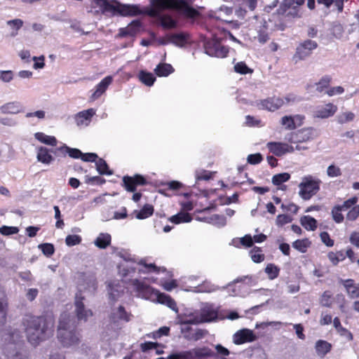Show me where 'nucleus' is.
<instances>
[{
	"mask_svg": "<svg viewBox=\"0 0 359 359\" xmlns=\"http://www.w3.org/2000/svg\"><path fill=\"white\" fill-rule=\"evenodd\" d=\"M103 13H111L123 17H135L140 15L156 18L160 12L166 9H172L187 19L195 20L201 13L191 5L194 0H150L151 8H141L137 4H122L116 0H93Z\"/></svg>",
	"mask_w": 359,
	"mask_h": 359,
	"instance_id": "f257e3e1",
	"label": "nucleus"
},
{
	"mask_svg": "<svg viewBox=\"0 0 359 359\" xmlns=\"http://www.w3.org/2000/svg\"><path fill=\"white\" fill-rule=\"evenodd\" d=\"M22 324L28 341L34 346L53 334V324L44 316L25 315Z\"/></svg>",
	"mask_w": 359,
	"mask_h": 359,
	"instance_id": "f03ea898",
	"label": "nucleus"
},
{
	"mask_svg": "<svg viewBox=\"0 0 359 359\" xmlns=\"http://www.w3.org/2000/svg\"><path fill=\"white\" fill-rule=\"evenodd\" d=\"M57 338L65 347L79 345L81 341L79 333L73 326L69 314H61L57 328Z\"/></svg>",
	"mask_w": 359,
	"mask_h": 359,
	"instance_id": "7ed1b4c3",
	"label": "nucleus"
},
{
	"mask_svg": "<svg viewBox=\"0 0 359 359\" xmlns=\"http://www.w3.org/2000/svg\"><path fill=\"white\" fill-rule=\"evenodd\" d=\"M215 356V353L211 348L202 346L172 353L168 356L167 359H208Z\"/></svg>",
	"mask_w": 359,
	"mask_h": 359,
	"instance_id": "20e7f679",
	"label": "nucleus"
},
{
	"mask_svg": "<svg viewBox=\"0 0 359 359\" xmlns=\"http://www.w3.org/2000/svg\"><path fill=\"white\" fill-rule=\"evenodd\" d=\"M122 187L128 191L134 193L132 199L135 202H138L142 198L140 192H135L137 187L144 186L148 184L147 178L140 174H135L133 176L125 175L122 178Z\"/></svg>",
	"mask_w": 359,
	"mask_h": 359,
	"instance_id": "39448f33",
	"label": "nucleus"
},
{
	"mask_svg": "<svg viewBox=\"0 0 359 359\" xmlns=\"http://www.w3.org/2000/svg\"><path fill=\"white\" fill-rule=\"evenodd\" d=\"M320 183L321 181L319 179H314L311 175L304 177L299 185V196L305 201L309 200L320 190Z\"/></svg>",
	"mask_w": 359,
	"mask_h": 359,
	"instance_id": "423d86ee",
	"label": "nucleus"
},
{
	"mask_svg": "<svg viewBox=\"0 0 359 359\" xmlns=\"http://www.w3.org/2000/svg\"><path fill=\"white\" fill-rule=\"evenodd\" d=\"M205 53L210 56L225 57L229 53V48L221 44L219 39L212 38L204 43Z\"/></svg>",
	"mask_w": 359,
	"mask_h": 359,
	"instance_id": "0eeeda50",
	"label": "nucleus"
},
{
	"mask_svg": "<svg viewBox=\"0 0 359 359\" xmlns=\"http://www.w3.org/2000/svg\"><path fill=\"white\" fill-rule=\"evenodd\" d=\"M317 47L318 43L315 41L305 40L297 47L293 59L296 61L303 60L310 56Z\"/></svg>",
	"mask_w": 359,
	"mask_h": 359,
	"instance_id": "6e6552de",
	"label": "nucleus"
},
{
	"mask_svg": "<svg viewBox=\"0 0 359 359\" xmlns=\"http://www.w3.org/2000/svg\"><path fill=\"white\" fill-rule=\"evenodd\" d=\"M284 104L285 101L283 98L273 96L259 100L257 102V106L260 109L275 111L283 106Z\"/></svg>",
	"mask_w": 359,
	"mask_h": 359,
	"instance_id": "1a4fd4ad",
	"label": "nucleus"
},
{
	"mask_svg": "<svg viewBox=\"0 0 359 359\" xmlns=\"http://www.w3.org/2000/svg\"><path fill=\"white\" fill-rule=\"evenodd\" d=\"M269 151L276 156H282L287 153H292L294 148L285 142H269L266 144Z\"/></svg>",
	"mask_w": 359,
	"mask_h": 359,
	"instance_id": "9d476101",
	"label": "nucleus"
},
{
	"mask_svg": "<svg viewBox=\"0 0 359 359\" xmlns=\"http://www.w3.org/2000/svg\"><path fill=\"white\" fill-rule=\"evenodd\" d=\"M131 283L135 291L139 296L145 299L153 297V294L155 290L149 285H147L144 282L138 279H133Z\"/></svg>",
	"mask_w": 359,
	"mask_h": 359,
	"instance_id": "9b49d317",
	"label": "nucleus"
},
{
	"mask_svg": "<svg viewBox=\"0 0 359 359\" xmlns=\"http://www.w3.org/2000/svg\"><path fill=\"white\" fill-rule=\"evenodd\" d=\"M84 297H81V294H76L75 299V312L76 317L79 320L87 321L88 318L93 316V312L90 309H86L84 304L83 302Z\"/></svg>",
	"mask_w": 359,
	"mask_h": 359,
	"instance_id": "f8f14e48",
	"label": "nucleus"
},
{
	"mask_svg": "<svg viewBox=\"0 0 359 359\" xmlns=\"http://www.w3.org/2000/svg\"><path fill=\"white\" fill-rule=\"evenodd\" d=\"M234 344L239 345L245 343L252 342L257 339V337L252 330L243 329L233 334Z\"/></svg>",
	"mask_w": 359,
	"mask_h": 359,
	"instance_id": "ddd939ff",
	"label": "nucleus"
},
{
	"mask_svg": "<svg viewBox=\"0 0 359 359\" xmlns=\"http://www.w3.org/2000/svg\"><path fill=\"white\" fill-rule=\"evenodd\" d=\"M337 106L332 103H327L323 106H318L314 111V117L319 118H327L334 115L337 111Z\"/></svg>",
	"mask_w": 359,
	"mask_h": 359,
	"instance_id": "4468645a",
	"label": "nucleus"
},
{
	"mask_svg": "<svg viewBox=\"0 0 359 359\" xmlns=\"http://www.w3.org/2000/svg\"><path fill=\"white\" fill-rule=\"evenodd\" d=\"M315 136V130L312 128H303L292 135L291 142H305L313 139Z\"/></svg>",
	"mask_w": 359,
	"mask_h": 359,
	"instance_id": "2eb2a0df",
	"label": "nucleus"
},
{
	"mask_svg": "<svg viewBox=\"0 0 359 359\" xmlns=\"http://www.w3.org/2000/svg\"><path fill=\"white\" fill-rule=\"evenodd\" d=\"M112 81L113 79L111 76L104 77L98 84L95 86V90L91 95L90 99L92 100L98 99L107 90Z\"/></svg>",
	"mask_w": 359,
	"mask_h": 359,
	"instance_id": "dca6fc26",
	"label": "nucleus"
},
{
	"mask_svg": "<svg viewBox=\"0 0 359 359\" xmlns=\"http://www.w3.org/2000/svg\"><path fill=\"white\" fill-rule=\"evenodd\" d=\"M346 291L351 299H356L359 297V284H355L353 279H346L341 280Z\"/></svg>",
	"mask_w": 359,
	"mask_h": 359,
	"instance_id": "f3484780",
	"label": "nucleus"
},
{
	"mask_svg": "<svg viewBox=\"0 0 359 359\" xmlns=\"http://www.w3.org/2000/svg\"><path fill=\"white\" fill-rule=\"evenodd\" d=\"M190 39V34L186 32L171 34L168 36L169 41L179 47L184 46Z\"/></svg>",
	"mask_w": 359,
	"mask_h": 359,
	"instance_id": "a211bd4d",
	"label": "nucleus"
},
{
	"mask_svg": "<svg viewBox=\"0 0 359 359\" xmlns=\"http://www.w3.org/2000/svg\"><path fill=\"white\" fill-rule=\"evenodd\" d=\"M22 111V106L19 102H10L0 107V111L4 114H17Z\"/></svg>",
	"mask_w": 359,
	"mask_h": 359,
	"instance_id": "6ab92c4d",
	"label": "nucleus"
},
{
	"mask_svg": "<svg viewBox=\"0 0 359 359\" xmlns=\"http://www.w3.org/2000/svg\"><path fill=\"white\" fill-rule=\"evenodd\" d=\"M153 297H156L158 303L165 304L172 309H175L177 306L175 301L170 295L161 293L157 290H155Z\"/></svg>",
	"mask_w": 359,
	"mask_h": 359,
	"instance_id": "aec40b11",
	"label": "nucleus"
},
{
	"mask_svg": "<svg viewBox=\"0 0 359 359\" xmlns=\"http://www.w3.org/2000/svg\"><path fill=\"white\" fill-rule=\"evenodd\" d=\"M8 299L4 290L0 287V326L4 325L6 320Z\"/></svg>",
	"mask_w": 359,
	"mask_h": 359,
	"instance_id": "412c9836",
	"label": "nucleus"
},
{
	"mask_svg": "<svg viewBox=\"0 0 359 359\" xmlns=\"http://www.w3.org/2000/svg\"><path fill=\"white\" fill-rule=\"evenodd\" d=\"M217 311L212 307L203 308L200 314V323H209L217 318Z\"/></svg>",
	"mask_w": 359,
	"mask_h": 359,
	"instance_id": "4be33fe9",
	"label": "nucleus"
},
{
	"mask_svg": "<svg viewBox=\"0 0 359 359\" xmlns=\"http://www.w3.org/2000/svg\"><path fill=\"white\" fill-rule=\"evenodd\" d=\"M332 344L323 339H319L316 342L315 349L317 355L320 358H324L328 353L331 351Z\"/></svg>",
	"mask_w": 359,
	"mask_h": 359,
	"instance_id": "5701e85b",
	"label": "nucleus"
},
{
	"mask_svg": "<svg viewBox=\"0 0 359 359\" xmlns=\"http://www.w3.org/2000/svg\"><path fill=\"white\" fill-rule=\"evenodd\" d=\"M156 18L164 29H172L177 27V22L168 14L160 15Z\"/></svg>",
	"mask_w": 359,
	"mask_h": 359,
	"instance_id": "b1692460",
	"label": "nucleus"
},
{
	"mask_svg": "<svg viewBox=\"0 0 359 359\" xmlns=\"http://www.w3.org/2000/svg\"><path fill=\"white\" fill-rule=\"evenodd\" d=\"M142 24L140 20H133L128 27L120 32L121 36H135L140 30Z\"/></svg>",
	"mask_w": 359,
	"mask_h": 359,
	"instance_id": "393cba45",
	"label": "nucleus"
},
{
	"mask_svg": "<svg viewBox=\"0 0 359 359\" xmlns=\"http://www.w3.org/2000/svg\"><path fill=\"white\" fill-rule=\"evenodd\" d=\"M95 114V111L93 109H88L79 112L75 118L77 126L87 125L85 122L90 121Z\"/></svg>",
	"mask_w": 359,
	"mask_h": 359,
	"instance_id": "a878e982",
	"label": "nucleus"
},
{
	"mask_svg": "<svg viewBox=\"0 0 359 359\" xmlns=\"http://www.w3.org/2000/svg\"><path fill=\"white\" fill-rule=\"evenodd\" d=\"M175 72L170 64L161 62L154 69L155 74L158 77H165Z\"/></svg>",
	"mask_w": 359,
	"mask_h": 359,
	"instance_id": "bb28decb",
	"label": "nucleus"
},
{
	"mask_svg": "<svg viewBox=\"0 0 359 359\" xmlns=\"http://www.w3.org/2000/svg\"><path fill=\"white\" fill-rule=\"evenodd\" d=\"M154 208L151 204H145L140 210H135L134 214L135 217L138 219H144L154 214Z\"/></svg>",
	"mask_w": 359,
	"mask_h": 359,
	"instance_id": "cd10ccee",
	"label": "nucleus"
},
{
	"mask_svg": "<svg viewBox=\"0 0 359 359\" xmlns=\"http://www.w3.org/2000/svg\"><path fill=\"white\" fill-rule=\"evenodd\" d=\"M130 314L128 313L124 306H119L116 312H113L111 314L110 318L116 322V320H123L126 322H128L130 320Z\"/></svg>",
	"mask_w": 359,
	"mask_h": 359,
	"instance_id": "c85d7f7f",
	"label": "nucleus"
},
{
	"mask_svg": "<svg viewBox=\"0 0 359 359\" xmlns=\"http://www.w3.org/2000/svg\"><path fill=\"white\" fill-rule=\"evenodd\" d=\"M57 151H59L62 154L66 156L67 154L72 158H81L82 152L81 150L76 148H71L67 147V145H63L59 148H57Z\"/></svg>",
	"mask_w": 359,
	"mask_h": 359,
	"instance_id": "c756f323",
	"label": "nucleus"
},
{
	"mask_svg": "<svg viewBox=\"0 0 359 359\" xmlns=\"http://www.w3.org/2000/svg\"><path fill=\"white\" fill-rule=\"evenodd\" d=\"M169 220L174 224L190 222L192 220V216L186 212H180L169 218Z\"/></svg>",
	"mask_w": 359,
	"mask_h": 359,
	"instance_id": "7c9ffc66",
	"label": "nucleus"
},
{
	"mask_svg": "<svg viewBox=\"0 0 359 359\" xmlns=\"http://www.w3.org/2000/svg\"><path fill=\"white\" fill-rule=\"evenodd\" d=\"M139 80L147 86H151L156 81V77L151 72L145 70H140L138 74Z\"/></svg>",
	"mask_w": 359,
	"mask_h": 359,
	"instance_id": "2f4dec72",
	"label": "nucleus"
},
{
	"mask_svg": "<svg viewBox=\"0 0 359 359\" xmlns=\"http://www.w3.org/2000/svg\"><path fill=\"white\" fill-rule=\"evenodd\" d=\"M37 160L43 163L49 164L53 161V157L46 147H41L38 149Z\"/></svg>",
	"mask_w": 359,
	"mask_h": 359,
	"instance_id": "473e14b6",
	"label": "nucleus"
},
{
	"mask_svg": "<svg viewBox=\"0 0 359 359\" xmlns=\"http://www.w3.org/2000/svg\"><path fill=\"white\" fill-rule=\"evenodd\" d=\"M111 238L109 233H101L95 241V245L100 248L105 249L111 244Z\"/></svg>",
	"mask_w": 359,
	"mask_h": 359,
	"instance_id": "72a5a7b5",
	"label": "nucleus"
},
{
	"mask_svg": "<svg viewBox=\"0 0 359 359\" xmlns=\"http://www.w3.org/2000/svg\"><path fill=\"white\" fill-rule=\"evenodd\" d=\"M301 224L308 231H315L317 229V221L309 215L303 216L301 219Z\"/></svg>",
	"mask_w": 359,
	"mask_h": 359,
	"instance_id": "f704fd0d",
	"label": "nucleus"
},
{
	"mask_svg": "<svg viewBox=\"0 0 359 359\" xmlns=\"http://www.w3.org/2000/svg\"><path fill=\"white\" fill-rule=\"evenodd\" d=\"M34 137L39 142L53 147L56 146L57 142L54 136H49L41 132L35 133Z\"/></svg>",
	"mask_w": 359,
	"mask_h": 359,
	"instance_id": "c9c22d12",
	"label": "nucleus"
},
{
	"mask_svg": "<svg viewBox=\"0 0 359 359\" xmlns=\"http://www.w3.org/2000/svg\"><path fill=\"white\" fill-rule=\"evenodd\" d=\"M327 258L332 265L337 266L340 262L346 259V255L343 250H339L336 252L331 251L327 253Z\"/></svg>",
	"mask_w": 359,
	"mask_h": 359,
	"instance_id": "e433bc0d",
	"label": "nucleus"
},
{
	"mask_svg": "<svg viewBox=\"0 0 359 359\" xmlns=\"http://www.w3.org/2000/svg\"><path fill=\"white\" fill-rule=\"evenodd\" d=\"M96 170L100 175H111L112 171L109 170L107 162L102 158H97L95 162Z\"/></svg>",
	"mask_w": 359,
	"mask_h": 359,
	"instance_id": "4c0bfd02",
	"label": "nucleus"
},
{
	"mask_svg": "<svg viewBox=\"0 0 359 359\" xmlns=\"http://www.w3.org/2000/svg\"><path fill=\"white\" fill-rule=\"evenodd\" d=\"M332 82V77L329 75L323 76L318 82L316 83V91L323 93L324 90L329 89L330 85Z\"/></svg>",
	"mask_w": 359,
	"mask_h": 359,
	"instance_id": "58836bf2",
	"label": "nucleus"
},
{
	"mask_svg": "<svg viewBox=\"0 0 359 359\" xmlns=\"http://www.w3.org/2000/svg\"><path fill=\"white\" fill-rule=\"evenodd\" d=\"M250 255L252 260L255 263H261L264 260L265 256L262 253L261 248L255 246L250 251Z\"/></svg>",
	"mask_w": 359,
	"mask_h": 359,
	"instance_id": "ea45409f",
	"label": "nucleus"
},
{
	"mask_svg": "<svg viewBox=\"0 0 359 359\" xmlns=\"http://www.w3.org/2000/svg\"><path fill=\"white\" fill-rule=\"evenodd\" d=\"M265 273L270 280H273L279 276L280 269L274 264H268L265 268Z\"/></svg>",
	"mask_w": 359,
	"mask_h": 359,
	"instance_id": "a19ab883",
	"label": "nucleus"
},
{
	"mask_svg": "<svg viewBox=\"0 0 359 359\" xmlns=\"http://www.w3.org/2000/svg\"><path fill=\"white\" fill-rule=\"evenodd\" d=\"M342 210L339 208V205H334L331 210V215L333 220L336 223H342L344 220V217L341 213Z\"/></svg>",
	"mask_w": 359,
	"mask_h": 359,
	"instance_id": "79ce46f5",
	"label": "nucleus"
},
{
	"mask_svg": "<svg viewBox=\"0 0 359 359\" xmlns=\"http://www.w3.org/2000/svg\"><path fill=\"white\" fill-rule=\"evenodd\" d=\"M320 304L327 308H331L332 306V294L331 292L326 290L320 297Z\"/></svg>",
	"mask_w": 359,
	"mask_h": 359,
	"instance_id": "37998d69",
	"label": "nucleus"
},
{
	"mask_svg": "<svg viewBox=\"0 0 359 359\" xmlns=\"http://www.w3.org/2000/svg\"><path fill=\"white\" fill-rule=\"evenodd\" d=\"M290 178V175L287 172H283L273 176L272 182L274 185L278 186L288 181Z\"/></svg>",
	"mask_w": 359,
	"mask_h": 359,
	"instance_id": "c03bdc74",
	"label": "nucleus"
},
{
	"mask_svg": "<svg viewBox=\"0 0 359 359\" xmlns=\"http://www.w3.org/2000/svg\"><path fill=\"white\" fill-rule=\"evenodd\" d=\"M138 264L143 266L146 269V270L140 269V273L159 272V269L157 266H156L154 264H147L146 262L143 259H141L138 262Z\"/></svg>",
	"mask_w": 359,
	"mask_h": 359,
	"instance_id": "a18cd8bd",
	"label": "nucleus"
},
{
	"mask_svg": "<svg viewBox=\"0 0 359 359\" xmlns=\"http://www.w3.org/2000/svg\"><path fill=\"white\" fill-rule=\"evenodd\" d=\"M39 248L42 251L43 254L46 257L52 256L55 252V248L52 243H42L39 245Z\"/></svg>",
	"mask_w": 359,
	"mask_h": 359,
	"instance_id": "49530a36",
	"label": "nucleus"
},
{
	"mask_svg": "<svg viewBox=\"0 0 359 359\" xmlns=\"http://www.w3.org/2000/svg\"><path fill=\"white\" fill-rule=\"evenodd\" d=\"M235 72L241 74H247L252 73L253 70L249 68L244 62H239L234 66Z\"/></svg>",
	"mask_w": 359,
	"mask_h": 359,
	"instance_id": "de8ad7c7",
	"label": "nucleus"
},
{
	"mask_svg": "<svg viewBox=\"0 0 359 359\" xmlns=\"http://www.w3.org/2000/svg\"><path fill=\"white\" fill-rule=\"evenodd\" d=\"M355 114L351 111H346L338 116L337 121L340 124H344L353 121Z\"/></svg>",
	"mask_w": 359,
	"mask_h": 359,
	"instance_id": "09e8293b",
	"label": "nucleus"
},
{
	"mask_svg": "<svg viewBox=\"0 0 359 359\" xmlns=\"http://www.w3.org/2000/svg\"><path fill=\"white\" fill-rule=\"evenodd\" d=\"M310 242L308 239H298L293 243V247L302 252H306L307 248L309 246Z\"/></svg>",
	"mask_w": 359,
	"mask_h": 359,
	"instance_id": "8fccbe9b",
	"label": "nucleus"
},
{
	"mask_svg": "<svg viewBox=\"0 0 359 359\" xmlns=\"http://www.w3.org/2000/svg\"><path fill=\"white\" fill-rule=\"evenodd\" d=\"M280 123L287 130H293L296 128L294 120L291 116H285L282 117Z\"/></svg>",
	"mask_w": 359,
	"mask_h": 359,
	"instance_id": "3c124183",
	"label": "nucleus"
},
{
	"mask_svg": "<svg viewBox=\"0 0 359 359\" xmlns=\"http://www.w3.org/2000/svg\"><path fill=\"white\" fill-rule=\"evenodd\" d=\"M82 238L79 235H68L65 238L66 245L68 246H74L81 243Z\"/></svg>",
	"mask_w": 359,
	"mask_h": 359,
	"instance_id": "603ef678",
	"label": "nucleus"
},
{
	"mask_svg": "<svg viewBox=\"0 0 359 359\" xmlns=\"http://www.w3.org/2000/svg\"><path fill=\"white\" fill-rule=\"evenodd\" d=\"M358 201V198L357 196H353L348 200L345 201L342 205H339V208L342 210V211L347 210L348 209H351L354 205H356Z\"/></svg>",
	"mask_w": 359,
	"mask_h": 359,
	"instance_id": "864d4df0",
	"label": "nucleus"
},
{
	"mask_svg": "<svg viewBox=\"0 0 359 359\" xmlns=\"http://www.w3.org/2000/svg\"><path fill=\"white\" fill-rule=\"evenodd\" d=\"M19 232V229L17 226H8L4 225L0 227V233L4 236H10L16 234Z\"/></svg>",
	"mask_w": 359,
	"mask_h": 359,
	"instance_id": "5fc2aeb1",
	"label": "nucleus"
},
{
	"mask_svg": "<svg viewBox=\"0 0 359 359\" xmlns=\"http://www.w3.org/2000/svg\"><path fill=\"white\" fill-rule=\"evenodd\" d=\"M302 17L300 9L298 6H292L285 15L288 19L299 18Z\"/></svg>",
	"mask_w": 359,
	"mask_h": 359,
	"instance_id": "6e6d98bb",
	"label": "nucleus"
},
{
	"mask_svg": "<svg viewBox=\"0 0 359 359\" xmlns=\"http://www.w3.org/2000/svg\"><path fill=\"white\" fill-rule=\"evenodd\" d=\"M359 217V205H354L346 214L348 221H355Z\"/></svg>",
	"mask_w": 359,
	"mask_h": 359,
	"instance_id": "4d7b16f0",
	"label": "nucleus"
},
{
	"mask_svg": "<svg viewBox=\"0 0 359 359\" xmlns=\"http://www.w3.org/2000/svg\"><path fill=\"white\" fill-rule=\"evenodd\" d=\"M327 175L330 177H336L341 175V169L334 165H330L327 169Z\"/></svg>",
	"mask_w": 359,
	"mask_h": 359,
	"instance_id": "13d9d810",
	"label": "nucleus"
},
{
	"mask_svg": "<svg viewBox=\"0 0 359 359\" xmlns=\"http://www.w3.org/2000/svg\"><path fill=\"white\" fill-rule=\"evenodd\" d=\"M322 242L327 247H332L334 245V241L330 238V234L327 231L321 232L320 234Z\"/></svg>",
	"mask_w": 359,
	"mask_h": 359,
	"instance_id": "bf43d9fd",
	"label": "nucleus"
},
{
	"mask_svg": "<svg viewBox=\"0 0 359 359\" xmlns=\"http://www.w3.org/2000/svg\"><path fill=\"white\" fill-rule=\"evenodd\" d=\"M248 163L252 165H256L260 163L262 160L263 157L262 155L259 153L250 154L248 156Z\"/></svg>",
	"mask_w": 359,
	"mask_h": 359,
	"instance_id": "052dcab7",
	"label": "nucleus"
},
{
	"mask_svg": "<svg viewBox=\"0 0 359 359\" xmlns=\"http://www.w3.org/2000/svg\"><path fill=\"white\" fill-rule=\"evenodd\" d=\"M98 156L95 153H85L81 155V159L85 162H96Z\"/></svg>",
	"mask_w": 359,
	"mask_h": 359,
	"instance_id": "680f3d73",
	"label": "nucleus"
},
{
	"mask_svg": "<svg viewBox=\"0 0 359 359\" xmlns=\"http://www.w3.org/2000/svg\"><path fill=\"white\" fill-rule=\"evenodd\" d=\"M158 346L156 342L146 341L140 344V348L142 352H147L149 350L156 348Z\"/></svg>",
	"mask_w": 359,
	"mask_h": 359,
	"instance_id": "e2e57ef3",
	"label": "nucleus"
},
{
	"mask_svg": "<svg viewBox=\"0 0 359 359\" xmlns=\"http://www.w3.org/2000/svg\"><path fill=\"white\" fill-rule=\"evenodd\" d=\"M106 180L100 177V176H94L88 177L86 180V182L90 184H98L101 185L105 183Z\"/></svg>",
	"mask_w": 359,
	"mask_h": 359,
	"instance_id": "0e129e2a",
	"label": "nucleus"
},
{
	"mask_svg": "<svg viewBox=\"0 0 359 359\" xmlns=\"http://www.w3.org/2000/svg\"><path fill=\"white\" fill-rule=\"evenodd\" d=\"M291 222L290 217L287 215H278L276 217V224L283 226Z\"/></svg>",
	"mask_w": 359,
	"mask_h": 359,
	"instance_id": "69168bd1",
	"label": "nucleus"
},
{
	"mask_svg": "<svg viewBox=\"0 0 359 359\" xmlns=\"http://www.w3.org/2000/svg\"><path fill=\"white\" fill-rule=\"evenodd\" d=\"M332 321V317L330 314L322 313L320 319V325H328Z\"/></svg>",
	"mask_w": 359,
	"mask_h": 359,
	"instance_id": "338daca9",
	"label": "nucleus"
},
{
	"mask_svg": "<svg viewBox=\"0 0 359 359\" xmlns=\"http://www.w3.org/2000/svg\"><path fill=\"white\" fill-rule=\"evenodd\" d=\"M349 241L352 245L359 248V232H352L350 235Z\"/></svg>",
	"mask_w": 359,
	"mask_h": 359,
	"instance_id": "774afa93",
	"label": "nucleus"
}]
</instances>
